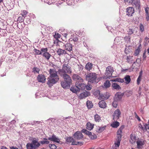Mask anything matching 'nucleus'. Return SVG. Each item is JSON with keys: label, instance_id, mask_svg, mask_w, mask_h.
I'll list each match as a JSON object with an SVG mask.
<instances>
[{"label": "nucleus", "instance_id": "obj_5", "mask_svg": "<svg viewBox=\"0 0 149 149\" xmlns=\"http://www.w3.org/2000/svg\"><path fill=\"white\" fill-rule=\"evenodd\" d=\"M47 84L49 87L52 86L56 84L59 80V78L52 77H49L48 78Z\"/></svg>", "mask_w": 149, "mask_h": 149}, {"label": "nucleus", "instance_id": "obj_37", "mask_svg": "<svg viewBox=\"0 0 149 149\" xmlns=\"http://www.w3.org/2000/svg\"><path fill=\"white\" fill-rule=\"evenodd\" d=\"M111 84L109 80H107L104 83V86L106 88L109 87L110 86Z\"/></svg>", "mask_w": 149, "mask_h": 149}, {"label": "nucleus", "instance_id": "obj_20", "mask_svg": "<svg viewBox=\"0 0 149 149\" xmlns=\"http://www.w3.org/2000/svg\"><path fill=\"white\" fill-rule=\"evenodd\" d=\"M123 95V94L122 93H117L115 95V100H116L117 101L120 100Z\"/></svg>", "mask_w": 149, "mask_h": 149}, {"label": "nucleus", "instance_id": "obj_58", "mask_svg": "<svg viewBox=\"0 0 149 149\" xmlns=\"http://www.w3.org/2000/svg\"><path fill=\"white\" fill-rule=\"evenodd\" d=\"M117 102L115 101H114L112 103V105L115 108L117 107Z\"/></svg>", "mask_w": 149, "mask_h": 149}, {"label": "nucleus", "instance_id": "obj_50", "mask_svg": "<svg viewBox=\"0 0 149 149\" xmlns=\"http://www.w3.org/2000/svg\"><path fill=\"white\" fill-rule=\"evenodd\" d=\"M49 141H42L40 142V143L42 144H48L49 143Z\"/></svg>", "mask_w": 149, "mask_h": 149}, {"label": "nucleus", "instance_id": "obj_32", "mask_svg": "<svg viewBox=\"0 0 149 149\" xmlns=\"http://www.w3.org/2000/svg\"><path fill=\"white\" fill-rule=\"evenodd\" d=\"M92 63H88L86 65L85 68L86 70L89 71L92 68Z\"/></svg>", "mask_w": 149, "mask_h": 149}, {"label": "nucleus", "instance_id": "obj_12", "mask_svg": "<svg viewBox=\"0 0 149 149\" xmlns=\"http://www.w3.org/2000/svg\"><path fill=\"white\" fill-rule=\"evenodd\" d=\"M90 95V93L89 92L85 91L81 93L78 97L79 99H82L85 98Z\"/></svg>", "mask_w": 149, "mask_h": 149}, {"label": "nucleus", "instance_id": "obj_21", "mask_svg": "<svg viewBox=\"0 0 149 149\" xmlns=\"http://www.w3.org/2000/svg\"><path fill=\"white\" fill-rule=\"evenodd\" d=\"M57 52L59 56L61 55L65 54H67L65 50L62 49L60 48L58 49Z\"/></svg>", "mask_w": 149, "mask_h": 149}, {"label": "nucleus", "instance_id": "obj_3", "mask_svg": "<svg viewBox=\"0 0 149 149\" xmlns=\"http://www.w3.org/2000/svg\"><path fill=\"white\" fill-rule=\"evenodd\" d=\"M75 85V86H72L70 88V91L73 93H77L80 89L83 90L84 88V84L77 82Z\"/></svg>", "mask_w": 149, "mask_h": 149}, {"label": "nucleus", "instance_id": "obj_54", "mask_svg": "<svg viewBox=\"0 0 149 149\" xmlns=\"http://www.w3.org/2000/svg\"><path fill=\"white\" fill-rule=\"evenodd\" d=\"M27 14V12L26 10H23L22 12V14H21L22 15L23 17H25L26 16V15Z\"/></svg>", "mask_w": 149, "mask_h": 149}, {"label": "nucleus", "instance_id": "obj_40", "mask_svg": "<svg viewBox=\"0 0 149 149\" xmlns=\"http://www.w3.org/2000/svg\"><path fill=\"white\" fill-rule=\"evenodd\" d=\"M94 118L95 121L96 122H99L100 120V116L97 114L95 115Z\"/></svg>", "mask_w": 149, "mask_h": 149}, {"label": "nucleus", "instance_id": "obj_51", "mask_svg": "<svg viewBox=\"0 0 149 149\" xmlns=\"http://www.w3.org/2000/svg\"><path fill=\"white\" fill-rule=\"evenodd\" d=\"M126 93L127 96H129L132 95V91H127L126 92Z\"/></svg>", "mask_w": 149, "mask_h": 149}, {"label": "nucleus", "instance_id": "obj_33", "mask_svg": "<svg viewBox=\"0 0 149 149\" xmlns=\"http://www.w3.org/2000/svg\"><path fill=\"white\" fill-rule=\"evenodd\" d=\"M86 105L88 109L92 108L93 106L92 102L88 100L87 101Z\"/></svg>", "mask_w": 149, "mask_h": 149}, {"label": "nucleus", "instance_id": "obj_16", "mask_svg": "<svg viewBox=\"0 0 149 149\" xmlns=\"http://www.w3.org/2000/svg\"><path fill=\"white\" fill-rule=\"evenodd\" d=\"M48 139L58 143H59L60 141V139L56 137L55 135L54 134L52 135L51 137L48 138Z\"/></svg>", "mask_w": 149, "mask_h": 149}, {"label": "nucleus", "instance_id": "obj_43", "mask_svg": "<svg viewBox=\"0 0 149 149\" xmlns=\"http://www.w3.org/2000/svg\"><path fill=\"white\" fill-rule=\"evenodd\" d=\"M85 88H86L87 90H90L92 88L90 85H86L85 84H84V88L83 89H84Z\"/></svg>", "mask_w": 149, "mask_h": 149}, {"label": "nucleus", "instance_id": "obj_17", "mask_svg": "<svg viewBox=\"0 0 149 149\" xmlns=\"http://www.w3.org/2000/svg\"><path fill=\"white\" fill-rule=\"evenodd\" d=\"M71 83L64 81H62L61 83V85L62 87L64 88H69L70 87Z\"/></svg>", "mask_w": 149, "mask_h": 149}, {"label": "nucleus", "instance_id": "obj_27", "mask_svg": "<svg viewBox=\"0 0 149 149\" xmlns=\"http://www.w3.org/2000/svg\"><path fill=\"white\" fill-rule=\"evenodd\" d=\"M86 125L87 129L89 130H91L93 128L94 125L91 124L90 122H88L87 123Z\"/></svg>", "mask_w": 149, "mask_h": 149}, {"label": "nucleus", "instance_id": "obj_39", "mask_svg": "<svg viewBox=\"0 0 149 149\" xmlns=\"http://www.w3.org/2000/svg\"><path fill=\"white\" fill-rule=\"evenodd\" d=\"M134 29H129L127 30L128 34L130 35L134 33Z\"/></svg>", "mask_w": 149, "mask_h": 149}, {"label": "nucleus", "instance_id": "obj_47", "mask_svg": "<svg viewBox=\"0 0 149 149\" xmlns=\"http://www.w3.org/2000/svg\"><path fill=\"white\" fill-rule=\"evenodd\" d=\"M49 146L51 149H56V146L55 144H49Z\"/></svg>", "mask_w": 149, "mask_h": 149}, {"label": "nucleus", "instance_id": "obj_59", "mask_svg": "<svg viewBox=\"0 0 149 149\" xmlns=\"http://www.w3.org/2000/svg\"><path fill=\"white\" fill-rule=\"evenodd\" d=\"M145 42L147 45L149 42V38L146 37L145 38Z\"/></svg>", "mask_w": 149, "mask_h": 149}, {"label": "nucleus", "instance_id": "obj_9", "mask_svg": "<svg viewBox=\"0 0 149 149\" xmlns=\"http://www.w3.org/2000/svg\"><path fill=\"white\" fill-rule=\"evenodd\" d=\"M73 136L74 138L77 140H80L82 139L84 136L81 132L79 131L75 133Z\"/></svg>", "mask_w": 149, "mask_h": 149}, {"label": "nucleus", "instance_id": "obj_19", "mask_svg": "<svg viewBox=\"0 0 149 149\" xmlns=\"http://www.w3.org/2000/svg\"><path fill=\"white\" fill-rule=\"evenodd\" d=\"M100 97L102 99L107 100L109 97V94L108 93L106 92L104 94H100Z\"/></svg>", "mask_w": 149, "mask_h": 149}, {"label": "nucleus", "instance_id": "obj_28", "mask_svg": "<svg viewBox=\"0 0 149 149\" xmlns=\"http://www.w3.org/2000/svg\"><path fill=\"white\" fill-rule=\"evenodd\" d=\"M133 6L134 5L137 8H139L140 7V2L139 0H135L133 3Z\"/></svg>", "mask_w": 149, "mask_h": 149}, {"label": "nucleus", "instance_id": "obj_24", "mask_svg": "<svg viewBox=\"0 0 149 149\" xmlns=\"http://www.w3.org/2000/svg\"><path fill=\"white\" fill-rule=\"evenodd\" d=\"M106 126L100 127H97L96 129V131L98 133L101 132L105 129Z\"/></svg>", "mask_w": 149, "mask_h": 149}, {"label": "nucleus", "instance_id": "obj_63", "mask_svg": "<svg viewBox=\"0 0 149 149\" xmlns=\"http://www.w3.org/2000/svg\"><path fill=\"white\" fill-rule=\"evenodd\" d=\"M148 10L149 8L148 7H146V8H145V10L146 13V14H149Z\"/></svg>", "mask_w": 149, "mask_h": 149}, {"label": "nucleus", "instance_id": "obj_62", "mask_svg": "<svg viewBox=\"0 0 149 149\" xmlns=\"http://www.w3.org/2000/svg\"><path fill=\"white\" fill-rule=\"evenodd\" d=\"M119 79L120 78H117L114 79L112 80L111 81H117L119 82Z\"/></svg>", "mask_w": 149, "mask_h": 149}, {"label": "nucleus", "instance_id": "obj_34", "mask_svg": "<svg viewBox=\"0 0 149 149\" xmlns=\"http://www.w3.org/2000/svg\"><path fill=\"white\" fill-rule=\"evenodd\" d=\"M137 146L138 148L140 149L144 145V143L143 141H138L137 142Z\"/></svg>", "mask_w": 149, "mask_h": 149}, {"label": "nucleus", "instance_id": "obj_64", "mask_svg": "<svg viewBox=\"0 0 149 149\" xmlns=\"http://www.w3.org/2000/svg\"><path fill=\"white\" fill-rule=\"evenodd\" d=\"M146 52H145L143 53V59L144 60L146 58Z\"/></svg>", "mask_w": 149, "mask_h": 149}, {"label": "nucleus", "instance_id": "obj_10", "mask_svg": "<svg viewBox=\"0 0 149 149\" xmlns=\"http://www.w3.org/2000/svg\"><path fill=\"white\" fill-rule=\"evenodd\" d=\"M49 72L50 74L49 77L56 78H59L56 70L54 69H50Z\"/></svg>", "mask_w": 149, "mask_h": 149}, {"label": "nucleus", "instance_id": "obj_1", "mask_svg": "<svg viewBox=\"0 0 149 149\" xmlns=\"http://www.w3.org/2000/svg\"><path fill=\"white\" fill-rule=\"evenodd\" d=\"M40 145L38 139H33L31 143H27L26 147L27 149H38Z\"/></svg>", "mask_w": 149, "mask_h": 149}, {"label": "nucleus", "instance_id": "obj_14", "mask_svg": "<svg viewBox=\"0 0 149 149\" xmlns=\"http://www.w3.org/2000/svg\"><path fill=\"white\" fill-rule=\"evenodd\" d=\"M37 79L39 82L44 83L46 79L44 74H40L38 75Z\"/></svg>", "mask_w": 149, "mask_h": 149}, {"label": "nucleus", "instance_id": "obj_53", "mask_svg": "<svg viewBox=\"0 0 149 149\" xmlns=\"http://www.w3.org/2000/svg\"><path fill=\"white\" fill-rule=\"evenodd\" d=\"M48 49L47 48H42L41 49V52H43V53H45L46 52H47Z\"/></svg>", "mask_w": 149, "mask_h": 149}, {"label": "nucleus", "instance_id": "obj_13", "mask_svg": "<svg viewBox=\"0 0 149 149\" xmlns=\"http://www.w3.org/2000/svg\"><path fill=\"white\" fill-rule=\"evenodd\" d=\"M127 15L128 16H131L133 15L134 13V10L132 7H130L126 9Z\"/></svg>", "mask_w": 149, "mask_h": 149}, {"label": "nucleus", "instance_id": "obj_44", "mask_svg": "<svg viewBox=\"0 0 149 149\" xmlns=\"http://www.w3.org/2000/svg\"><path fill=\"white\" fill-rule=\"evenodd\" d=\"M78 36L74 35L72 37V40L74 42H77L78 40Z\"/></svg>", "mask_w": 149, "mask_h": 149}, {"label": "nucleus", "instance_id": "obj_8", "mask_svg": "<svg viewBox=\"0 0 149 149\" xmlns=\"http://www.w3.org/2000/svg\"><path fill=\"white\" fill-rule=\"evenodd\" d=\"M63 79L64 81L71 84L72 80L70 76L68 74L65 73L60 74Z\"/></svg>", "mask_w": 149, "mask_h": 149}, {"label": "nucleus", "instance_id": "obj_23", "mask_svg": "<svg viewBox=\"0 0 149 149\" xmlns=\"http://www.w3.org/2000/svg\"><path fill=\"white\" fill-rule=\"evenodd\" d=\"M130 142L132 144L134 143L136 141V137L134 135L132 134L130 135Z\"/></svg>", "mask_w": 149, "mask_h": 149}, {"label": "nucleus", "instance_id": "obj_25", "mask_svg": "<svg viewBox=\"0 0 149 149\" xmlns=\"http://www.w3.org/2000/svg\"><path fill=\"white\" fill-rule=\"evenodd\" d=\"M125 83L126 84H129L131 81L130 76L129 75H126L124 77Z\"/></svg>", "mask_w": 149, "mask_h": 149}, {"label": "nucleus", "instance_id": "obj_2", "mask_svg": "<svg viewBox=\"0 0 149 149\" xmlns=\"http://www.w3.org/2000/svg\"><path fill=\"white\" fill-rule=\"evenodd\" d=\"M59 74H70L72 72L71 68L68 64H64L62 66V69H60L58 71Z\"/></svg>", "mask_w": 149, "mask_h": 149}, {"label": "nucleus", "instance_id": "obj_61", "mask_svg": "<svg viewBox=\"0 0 149 149\" xmlns=\"http://www.w3.org/2000/svg\"><path fill=\"white\" fill-rule=\"evenodd\" d=\"M124 125H122L119 128L118 130L122 132V130L124 129Z\"/></svg>", "mask_w": 149, "mask_h": 149}, {"label": "nucleus", "instance_id": "obj_30", "mask_svg": "<svg viewBox=\"0 0 149 149\" xmlns=\"http://www.w3.org/2000/svg\"><path fill=\"white\" fill-rule=\"evenodd\" d=\"M75 139H74L73 138L71 137L67 138L66 140V142H67L68 143H70L72 142V145L73 142H75Z\"/></svg>", "mask_w": 149, "mask_h": 149}, {"label": "nucleus", "instance_id": "obj_42", "mask_svg": "<svg viewBox=\"0 0 149 149\" xmlns=\"http://www.w3.org/2000/svg\"><path fill=\"white\" fill-rule=\"evenodd\" d=\"M33 72L35 73H38L39 71H40V69L36 67H34L33 68Z\"/></svg>", "mask_w": 149, "mask_h": 149}, {"label": "nucleus", "instance_id": "obj_45", "mask_svg": "<svg viewBox=\"0 0 149 149\" xmlns=\"http://www.w3.org/2000/svg\"><path fill=\"white\" fill-rule=\"evenodd\" d=\"M121 141L117 140V142L115 143V146L114 147L117 148L119 146Z\"/></svg>", "mask_w": 149, "mask_h": 149}, {"label": "nucleus", "instance_id": "obj_31", "mask_svg": "<svg viewBox=\"0 0 149 149\" xmlns=\"http://www.w3.org/2000/svg\"><path fill=\"white\" fill-rule=\"evenodd\" d=\"M115 121L112 123L111 125V126L113 128H117L119 125V123L116 121Z\"/></svg>", "mask_w": 149, "mask_h": 149}, {"label": "nucleus", "instance_id": "obj_57", "mask_svg": "<svg viewBox=\"0 0 149 149\" xmlns=\"http://www.w3.org/2000/svg\"><path fill=\"white\" fill-rule=\"evenodd\" d=\"M122 134H117V140L118 141H121V138L122 137Z\"/></svg>", "mask_w": 149, "mask_h": 149}, {"label": "nucleus", "instance_id": "obj_48", "mask_svg": "<svg viewBox=\"0 0 149 149\" xmlns=\"http://www.w3.org/2000/svg\"><path fill=\"white\" fill-rule=\"evenodd\" d=\"M34 50L36 53V54L38 55H41L42 54V53L41 51L36 49H34Z\"/></svg>", "mask_w": 149, "mask_h": 149}, {"label": "nucleus", "instance_id": "obj_11", "mask_svg": "<svg viewBox=\"0 0 149 149\" xmlns=\"http://www.w3.org/2000/svg\"><path fill=\"white\" fill-rule=\"evenodd\" d=\"M120 114L121 112L119 110L117 109L115 111L113 116V119L114 121H117L119 118Z\"/></svg>", "mask_w": 149, "mask_h": 149}, {"label": "nucleus", "instance_id": "obj_26", "mask_svg": "<svg viewBox=\"0 0 149 149\" xmlns=\"http://www.w3.org/2000/svg\"><path fill=\"white\" fill-rule=\"evenodd\" d=\"M42 55L47 60L49 59L51 56V55L47 52L43 53Z\"/></svg>", "mask_w": 149, "mask_h": 149}, {"label": "nucleus", "instance_id": "obj_36", "mask_svg": "<svg viewBox=\"0 0 149 149\" xmlns=\"http://www.w3.org/2000/svg\"><path fill=\"white\" fill-rule=\"evenodd\" d=\"M84 143V142H79L78 141L77 142L75 141V142H73L72 143V145H79L80 146L82 145Z\"/></svg>", "mask_w": 149, "mask_h": 149}, {"label": "nucleus", "instance_id": "obj_49", "mask_svg": "<svg viewBox=\"0 0 149 149\" xmlns=\"http://www.w3.org/2000/svg\"><path fill=\"white\" fill-rule=\"evenodd\" d=\"M140 52V49L139 48H138L135 51V53H134V55L135 56H137L138 55L139 52Z\"/></svg>", "mask_w": 149, "mask_h": 149}, {"label": "nucleus", "instance_id": "obj_52", "mask_svg": "<svg viewBox=\"0 0 149 149\" xmlns=\"http://www.w3.org/2000/svg\"><path fill=\"white\" fill-rule=\"evenodd\" d=\"M124 40L125 41H127L128 43V42H130V38L129 36H126L124 38Z\"/></svg>", "mask_w": 149, "mask_h": 149}, {"label": "nucleus", "instance_id": "obj_38", "mask_svg": "<svg viewBox=\"0 0 149 149\" xmlns=\"http://www.w3.org/2000/svg\"><path fill=\"white\" fill-rule=\"evenodd\" d=\"M127 61L129 63H131V62L133 60V57L132 56H127Z\"/></svg>", "mask_w": 149, "mask_h": 149}, {"label": "nucleus", "instance_id": "obj_35", "mask_svg": "<svg viewBox=\"0 0 149 149\" xmlns=\"http://www.w3.org/2000/svg\"><path fill=\"white\" fill-rule=\"evenodd\" d=\"M19 15L18 18V21L19 22H22L24 21L25 17L21 14L20 15Z\"/></svg>", "mask_w": 149, "mask_h": 149}, {"label": "nucleus", "instance_id": "obj_46", "mask_svg": "<svg viewBox=\"0 0 149 149\" xmlns=\"http://www.w3.org/2000/svg\"><path fill=\"white\" fill-rule=\"evenodd\" d=\"M124 1L126 3L133 5V2L135 1V0H124Z\"/></svg>", "mask_w": 149, "mask_h": 149}, {"label": "nucleus", "instance_id": "obj_41", "mask_svg": "<svg viewBox=\"0 0 149 149\" xmlns=\"http://www.w3.org/2000/svg\"><path fill=\"white\" fill-rule=\"evenodd\" d=\"M53 36L54 38L56 39L60 38L61 37L60 35L58 33H56V32L53 33Z\"/></svg>", "mask_w": 149, "mask_h": 149}, {"label": "nucleus", "instance_id": "obj_56", "mask_svg": "<svg viewBox=\"0 0 149 149\" xmlns=\"http://www.w3.org/2000/svg\"><path fill=\"white\" fill-rule=\"evenodd\" d=\"M141 77L139 76L137 80V83L138 85H139V84L140 81L141 80Z\"/></svg>", "mask_w": 149, "mask_h": 149}, {"label": "nucleus", "instance_id": "obj_60", "mask_svg": "<svg viewBox=\"0 0 149 149\" xmlns=\"http://www.w3.org/2000/svg\"><path fill=\"white\" fill-rule=\"evenodd\" d=\"M120 40V37H118L116 38L114 40V41L116 43V42L119 41Z\"/></svg>", "mask_w": 149, "mask_h": 149}, {"label": "nucleus", "instance_id": "obj_4", "mask_svg": "<svg viewBox=\"0 0 149 149\" xmlns=\"http://www.w3.org/2000/svg\"><path fill=\"white\" fill-rule=\"evenodd\" d=\"M97 74L95 73H88L86 76V79L88 82L91 83L96 82Z\"/></svg>", "mask_w": 149, "mask_h": 149}, {"label": "nucleus", "instance_id": "obj_6", "mask_svg": "<svg viewBox=\"0 0 149 149\" xmlns=\"http://www.w3.org/2000/svg\"><path fill=\"white\" fill-rule=\"evenodd\" d=\"M113 71L114 70L112 67L109 66L107 67L105 72V78H107L111 77Z\"/></svg>", "mask_w": 149, "mask_h": 149}, {"label": "nucleus", "instance_id": "obj_22", "mask_svg": "<svg viewBox=\"0 0 149 149\" xmlns=\"http://www.w3.org/2000/svg\"><path fill=\"white\" fill-rule=\"evenodd\" d=\"M99 107L101 108H104L106 107V104L104 100H101L99 103Z\"/></svg>", "mask_w": 149, "mask_h": 149}, {"label": "nucleus", "instance_id": "obj_15", "mask_svg": "<svg viewBox=\"0 0 149 149\" xmlns=\"http://www.w3.org/2000/svg\"><path fill=\"white\" fill-rule=\"evenodd\" d=\"M72 78L74 81L80 82V83H81L83 82L82 79L77 74H74L72 76Z\"/></svg>", "mask_w": 149, "mask_h": 149}, {"label": "nucleus", "instance_id": "obj_7", "mask_svg": "<svg viewBox=\"0 0 149 149\" xmlns=\"http://www.w3.org/2000/svg\"><path fill=\"white\" fill-rule=\"evenodd\" d=\"M81 132L88 135L89 138L91 139H95L97 138V136L95 134H92L91 132L88 131L86 129H83L81 130Z\"/></svg>", "mask_w": 149, "mask_h": 149}, {"label": "nucleus", "instance_id": "obj_18", "mask_svg": "<svg viewBox=\"0 0 149 149\" xmlns=\"http://www.w3.org/2000/svg\"><path fill=\"white\" fill-rule=\"evenodd\" d=\"M65 49L68 51L70 52L72 50V45L70 43H67L64 45Z\"/></svg>", "mask_w": 149, "mask_h": 149}, {"label": "nucleus", "instance_id": "obj_55", "mask_svg": "<svg viewBox=\"0 0 149 149\" xmlns=\"http://www.w3.org/2000/svg\"><path fill=\"white\" fill-rule=\"evenodd\" d=\"M140 31L143 32L144 30V27L143 25L141 24L140 26Z\"/></svg>", "mask_w": 149, "mask_h": 149}, {"label": "nucleus", "instance_id": "obj_29", "mask_svg": "<svg viewBox=\"0 0 149 149\" xmlns=\"http://www.w3.org/2000/svg\"><path fill=\"white\" fill-rule=\"evenodd\" d=\"M112 86L114 89L116 90H119L121 89L120 86L116 83H114L112 84Z\"/></svg>", "mask_w": 149, "mask_h": 149}]
</instances>
